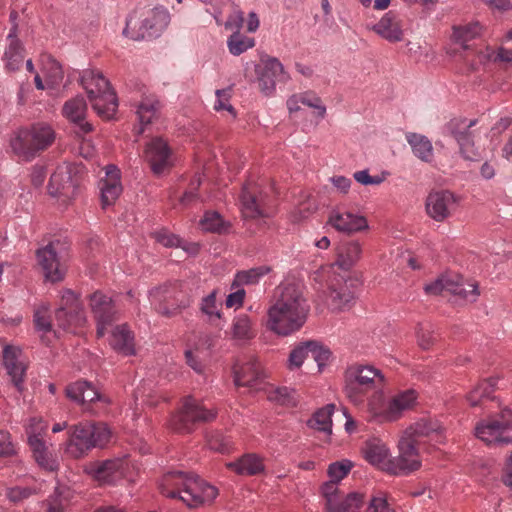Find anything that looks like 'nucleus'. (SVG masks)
Listing matches in <instances>:
<instances>
[{
    "label": "nucleus",
    "mask_w": 512,
    "mask_h": 512,
    "mask_svg": "<svg viewBox=\"0 0 512 512\" xmlns=\"http://www.w3.org/2000/svg\"><path fill=\"white\" fill-rule=\"evenodd\" d=\"M310 305L302 285L284 282L278 285L267 311V328L280 336H288L305 324Z\"/></svg>",
    "instance_id": "f257e3e1"
},
{
    "label": "nucleus",
    "mask_w": 512,
    "mask_h": 512,
    "mask_svg": "<svg viewBox=\"0 0 512 512\" xmlns=\"http://www.w3.org/2000/svg\"><path fill=\"white\" fill-rule=\"evenodd\" d=\"M80 82L98 116L107 120L112 119L117 112L118 99L110 82L95 69L83 70Z\"/></svg>",
    "instance_id": "f03ea898"
},
{
    "label": "nucleus",
    "mask_w": 512,
    "mask_h": 512,
    "mask_svg": "<svg viewBox=\"0 0 512 512\" xmlns=\"http://www.w3.org/2000/svg\"><path fill=\"white\" fill-rule=\"evenodd\" d=\"M68 435L66 452L77 459L94 447L106 445L111 437V432L103 422H81L70 426Z\"/></svg>",
    "instance_id": "7ed1b4c3"
},
{
    "label": "nucleus",
    "mask_w": 512,
    "mask_h": 512,
    "mask_svg": "<svg viewBox=\"0 0 512 512\" xmlns=\"http://www.w3.org/2000/svg\"><path fill=\"white\" fill-rule=\"evenodd\" d=\"M385 379L381 371L372 365L355 363L344 372V394L354 404L364 401L368 392L380 389Z\"/></svg>",
    "instance_id": "20e7f679"
},
{
    "label": "nucleus",
    "mask_w": 512,
    "mask_h": 512,
    "mask_svg": "<svg viewBox=\"0 0 512 512\" xmlns=\"http://www.w3.org/2000/svg\"><path fill=\"white\" fill-rule=\"evenodd\" d=\"M169 21V12L164 7L136 9L127 17L123 35L135 41L155 37Z\"/></svg>",
    "instance_id": "39448f33"
},
{
    "label": "nucleus",
    "mask_w": 512,
    "mask_h": 512,
    "mask_svg": "<svg viewBox=\"0 0 512 512\" xmlns=\"http://www.w3.org/2000/svg\"><path fill=\"white\" fill-rule=\"evenodd\" d=\"M55 133L49 125L36 124L20 129L10 145L13 152L24 160L33 159L39 151L47 149L54 141Z\"/></svg>",
    "instance_id": "423d86ee"
},
{
    "label": "nucleus",
    "mask_w": 512,
    "mask_h": 512,
    "mask_svg": "<svg viewBox=\"0 0 512 512\" xmlns=\"http://www.w3.org/2000/svg\"><path fill=\"white\" fill-rule=\"evenodd\" d=\"M474 435L487 445L512 444V409L505 407L478 421Z\"/></svg>",
    "instance_id": "0eeeda50"
},
{
    "label": "nucleus",
    "mask_w": 512,
    "mask_h": 512,
    "mask_svg": "<svg viewBox=\"0 0 512 512\" xmlns=\"http://www.w3.org/2000/svg\"><path fill=\"white\" fill-rule=\"evenodd\" d=\"M149 300L155 311L165 317L180 314L191 302L178 281L153 287L149 290Z\"/></svg>",
    "instance_id": "6e6552de"
},
{
    "label": "nucleus",
    "mask_w": 512,
    "mask_h": 512,
    "mask_svg": "<svg viewBox=\"0 0 512 512\" xmlns=\"http://www.w3.org/2000/svg\"><path fill=\"white\" fill-rule=\"evenodd\" d=\"M216 418L214 410L206 409L192 396L183 399L180 408L172 414L169 427L176 433L189 434L199 424L210 422Z\"/></svg>",
    "instance_id": "1a4fd4ad"
},
{
    "label": "nucleus",
    "mask_w": 512,
    "mask_h": 512,
    "mask_svg": "<svg viewBox=\"0 0 512 512\" xmlns=\"http://www.w3.org/2000/svg\"><path fill=\"white\" fill-rule=\"evenodd\" d=\"M476 123V119L469 120L464 117H454L443 128V133L452 137L458 143L461 155L469 161H478L481 158L479 149L474 145V134L471 131Z\"/></svg>",
    "instance_id": "9d476101"
},
{
    "label": "nucleus",
    "mask_w": 512,
    "mask_h": 512,
    "mask_svg": "<svg viewBox=\"0 0 512 512\" xmlns=\"http://www.w3.org/2000/svg\"><path fill=\"white\" fill-rule=\"evenodd\" d=\"M55 319L60 328L75 332L86 322L82 303L72 290H65L61 298V306L55 312Z\"/></svg>",
    "instance_id": "9b49d317"
},
{
    "label": "nucleus",
    "mask_w": 512,
    "mask_h": 512,
    "mask_svg": "<svg viewBox=\"0 0 512 512\" xmlns=\"http://www.w3.org/2000/svg\"><path fill=\"white\" fill-rule=\"evenodd\" d=\"M338 484L330 479L321 485L320 491L325 499L326 512H360L364 503V495L351 492L345 497H341Z\"/></svg>",
    "instance_id": "f8f14e48"
},
{
    "label": "nucleus",
    "mask_w": 512,
    "mask_h": 512,
    "mask_svg": "<svg viewBox=\"0 0 512 512\" xmlns=\"http://www.w3.org/2000/svg\"><path fill=\"white\" fill-rule=\"evenodd\" d=\"M399 455L390 459L386 472L392 475H408L421 467L418 448L411 439L402 437L398 443Z\"/></svg>",
    "instance_id": "ddd939ff"
},
{
    "label": "nucleus",
    "mask_w": 512,
    "mask_h": 512,
    "mask_svg": "<svg viewBox=\"0 0 512 512\" xmlns=\"http://www.w3.org/2000/svg\"><path fill=\"white\" fill-rule=\"evenodd\" d=\"M89 306L97 322V336L105 335L106 327L118 319V311L112 298L102 291H95L89 296Z\"/></svg>",
    "instance_id": "4468645a"
},
{
    "label": "nucleus",
    "mask_w": 512,
    "mask_h": 512,
    "mask_svg": "<svg viewBox=\"0 0 512 512\" xmlns=\"http://www.w3.org/2000/svg\"><path fill=\"white\" fill-rule=\"evenodd\" d=\"M63 244L59 241H52L45 247L37 250L36 256L45 278L51 282L63 279L64 272L61 268Z\"/></svg>",
    "instance_id": "2eb2a0df"
},
{
    "label": "nucleus",
    "mask_w": 512,
    "mask_h": 512,
    "mask_svg": "<svg viewBox=\"0 0 512 512\" xmlns=\"http://www.w3.org/2000/svg\"><path fill=\"white\" fill-rule=\"evenodd\" d=\"M459 198L449 190L430 192L426 199L427 214L437 222H443L456 210Z\"/></svg>",
    "instance_id": "dca6fc26"
},
{
    "label": "nucleus",
    "mask_w": 512,
    "mask_h": 512,
    "mask_svg": "<svg viewBox=\"0 0 512 512\" xmlns=\"http://www.w3.org/2000/svg\"><path fill=\"white\" fill-rule=\"evenodd\" d=\"M241 212L246 219L265 217V196L258 183L247 181L240 194Z\"/></svg>",
    "instance_id": "f3484780"
},
{
    "label": "nucleus",
    "mask_w": 512,
    "mask_h": 512,
    "mask_svg": "<svg viewBox=\"0 0 512 512\" xmlns=\"http://www.w3.org/2000/svg\"><path fill=\"white\" fill-rule=\"evenodd\" d=\"M444 432V427L437 420L421 419L406 429L404 437L411 439L416 446L424 438L435 444H442L445 441Z\"/></svg>",
    "instance_id": "a211bd4d"
},
{
    "label": "nucleus",
    "mask_w": 512,
    "mask_h": 512,
    "mask_svg": "<svg viewBox=\"0 0 512 512\" xmlns=\"http://www.w3.org/2000/svg\"><path fill=\"white\" fill-rule=\"evenodd\" d=\"M144 156L156 175H160L171 166V149L161 137H155L146 144Z\"/></svg>",
    "instance_id": "6ab92c4d"
},
{
    "label": "nucleus",
    "mask_w": 512,
    "mask_h": 512,
    "mask_svg": "<svg viewBox=\"0 0 512 512\" xmlns=\"http://www.w3.org/2000/svg\"><path fill=\"white\" fill-rule=\"evenodd\" d=\"M290 79L289 74L284 70L282 63L274 57L263 62V68L258 77L261 91L270 95L275 90L277 82L286 83Z\"/></svg>",
    "instance_id": "aec40b11"
},
{
    "label": "nucleus",
    "mask_w": 512,
    "mask_h": 512,
    "mask_svg": "<svg viewBox=\"0 0 512 512\" xmlns=\"http://www.w3.org/2000/svg\"><path fill=\"white\" fill-rule=\"evenodd\" d=\"M70 167H58L51 175L48 191L53 197L63 198V202L70 200L76 194L77 184L72 179Z\"/></svg>",
    "instance_id": "412c9836"
},
{
    "label": "nucleus",
    "mask_w": 512,
    "mask_h": 512,
    "mask_svg": "<svg viewBox=\"0 0 512 512\" xmlns=\"http://www.w3.org/2000/svg\"><path fill=\"white\" fill-rule=\"evenodd\" d=\"M218 495L216 487L201 480L194 475L192 482L187 485V492L181 495L180 499L191 508L198 507L204 503H211Z\"/></svg>",
    "instance_id": "4be33fe9"
},
{
    "label": "nucleus",
    "mask_w": 512,
    "mask_h": 512,
    "mask_svg": "<svg viewBox=\"0 0 512 512\" xmlns=\"http://www.w3.org/2000/svg\"><path fill=\"white\" fill-rule=\"evenodd\" d=\"M328 224L339 232L353 234L368 229L367 219L348 211L332 210L328 218Z\"/></svg>",
    "instance_id": "5701e85b"
},
{
    "label": "nucleus",
    "mask_w": 512,
    "mask_h": 512,
    "mask_svg": "<svg viewBox=\"0 0 512 512\" xmlns=\"http://www.w3.org/2000/svg\"><path fill=\"white\" fill-rule=\"evenodd\" d=\"M101 206L106 209L115 204L122 193V184L120 181V170L114 166L106 167V177L99 182Z\"/></svg>",
    "instance_id": "b1692460"
},
{
    "label": "nucleus",
    "mask_w": 512,
    "mask_h": 512,
    "mask_svg": "<svg viewBox=\"0 0 512 512\" xmlns=\"http://www.w3.org/2000/svg\"><path fill=\"white\" fill-rule=\"evenodd\" d=\"M86 111L87 104L82 96H76L66 101L62 109L63 115L77 125L76 133L79 136L88 134L93 130L92 124L85 121Z\"/></svg>",
    "instance_id": "393cba45"
},
{
    "label": "nucleus",
    "mask_w": 512,
    "mask_h": 512,
    "mask_svg": "<svg viewBox=\"0 0 512 512\" xmlns=\"http://www.w3.org/2000/svg\"><path fill=\"white\" fill-rule=\"evenodd\" d=\"M263 379V370L257 358L251 356L241 365L234 366V382L236 386L256 387Z\"/></svg>",
    "instance_id": "a878e982"
},
{
    "label": "nucleus",
    "mask_w": 512,
    "mask_h": 512,
    "mask_svg": "<svg viewBox=\"0 0 512 512\" xmlns=\"http://www.w3.org/2000/svg\"><path fill=\"white\" fill-rule=\"evenodd\" d=\"M194 474L173 471L164 475L160 484L161 494L169 498H179L187 492V485L192 482Z\"/></svg>",
    "instance_id": "bb28decb"
},
{
    "label": "nucleus",
    "mask_w": 512,
    "mask_h": 512,
    "mask_svg": "<svg viewBox=\"0 0 512 512\" xmlns=\"http://www.w3.org/2000/svg\"><path fill=\"white\" fill-rule=\"evenodd\" d=\"M21 351L13 346L7 345L3 349V363L8 375L18 391H22L26 373L25 364L19 360Z\"/></svg>",
    "instance_id": "cd10ccee"
},
{
    "label": "nucleus",
    "mask_w": 512,
    "mask_h": 512,
    "mask_svg": "<svg viewBox=\"0 0 512 512\" xmlns=\"http://www.w3.org/2000/svg\"><path fill=\"white\" fill-rule=\"evenodd\" d=\"M121 462L119 460H104L90 462L85 467V472L100 484L114 483L119 475Z\"/></svg>",
    "instance_id": "c85d7f7f"
},
{
    "label": "nucleus",
    "mask_w": 512,
    "mask_h": 512,
    "mask_svg": "<svg viewBox=\"0 0 512 512\" xmlns=\"http://www.w3.org/2000/svg\"><path fill=\"white\" fill-rule=\"evenodd\" d=\"M372 29L379 36L392 43L400 42L403 39L401 21L393 11L387 12Z\"/></svg>",
    "instance_id": "c756f323"
},
{
    "label": "nucleus",
    "mask_w": 512,
    "mask_h": 512,
    "mask_svg": "<svg viewBox=\"0 0 512 512\" xmlns=\"http://www.w3.org/2000/svg\"><path fill=\"white\" fill-rule=\"evenodd\" d=\"M365 459L373 466L378 467L386 472L388 464H390L389 449L386 444L378 439L373 438L366 441L363 448Z\"/></svg>",
    "instance_id": "7c9ffc66"
},
{
    "label": "nucleus",
    "mask_w": 512,
    "mask_h": 512,
    "mask_svg": "<svg viewBox=\"0 0 512 512\" xmlns=\"http://www.w3.org/2000/svg\"><path fill=\"white\" fill-rule=\"evenodd\" d=\"M66 396L77 403L86 404L103 398L95 387L87 381H76L66 387Z\"/></svg>",
    "instance_id": "2f4dec72"
},
{
    "label": "nucleus",
    "mask_w": 512,
    "mask_h": 512,
    "mask_svg": "<svg viewBox=\"0 0 512 512\" xmlns=\"http://www.w3.org/2000/svg\"><path fill=\"white\" fill-rule=\"evenodd\" d=\"M416 399L415 390L409 389L398 393L389 401L385 410V417L390 421L398 419L403 411L410 409L415 404Z\"/></svg>",
    "instance_id": "473e14b6"
},
{
    "label": "nucleus",
    "mask_w": 512,
    "mask_h": 512,
    "mask_svg": "<svg viewBox=\"0 0 512 512\" xmlns=\"http://www.w3.org/2000/svg\"><path fill=\"white\" fill-rule=\"evenodd\" d=\"M112 348L125 356L135 354L134 337L127 325L115 327L110 338Z\"/></svg>",
    "instance_id": "72a5a7b5"
},
{
    "label": "nucleus",
    "mask_w": 512,
    "mask_h": 512,
    "mask_svg": "<svg viewBox=\"0 0 512 512\" xmlns=\"http://www.w3.org/2000/svg\"><path fill=\"white\" fill-rule=\"evenodd\" d=\"M479 61L485 62H511L512 61V29L508 31L506 39L501 47L493 49L486 47L478 53Z\"/></svg>",
    "instance_id": "f704fd0d"
},
{
    "label": "nucleus",
    "mask_w": 512,
    "mask_h": 512,
    "mask_svg": "<svg viewBox=\"0 0 512 512\" xmlns=\"http://www.w3.org/2000/svg\"><path fill=\"white\" fill-rule=\"evenodd\" d=\"M406 140L411 146L413 154L423 162L430 163L433 160V145L424 135L407 133Z\"/></svg>",
    "instance_id": "c9c22d12"
},
{
    "label": "nucleus",
    "mask_w": 512,
    "mask_h": 512,
    "mask_svg": "<svg viewBox=\"0 0 512 512\" xmlns=\"http://www.w3.org/2000/svg\"><path fill=\"white\" fill-rule=\"evenodd\" d=\"M362 247L357 241L342 244L338 250L336 264L343 270H350L360 259Z\"/></svg>",
    "instance_id": "e433bc0d"
},
{
    "label": "nucleus",
    "mask_w": 512,
    "mask_h": 512,
    "mask_svg": "<svg viewBox=\"0 0 512 512\" xmlns=\"http://www.w3.org/2000/svg\"><path fill=\"white\" fill-rule=\"evenodd\" d=\"M228 467L239 475H256L264 471L262 459L256 454H245Z\"/></svg>",
    "instance_id": "4c0bfd02"
},
{
    "label": "nucleus",
    "mask_w": 512,
    "mask_h": 512,
    "mask_svg": "<svg viewBox=\"0 0 512 512\" xmlns=\"http://www.w3.org/2000/svg\"><path fill=\"white\" fill-rule=\"evenodd\" d=\"M497 379L489 378L479 382L466 396L467 401L473 407L482 405L484 400L493 399Z\"/></svg>",
    "instance_id": "58836bf2"
},
{
    "label": "nucleus",
    "mask_w": 512,
    "mask_h": 512,
    "mask_svg": "<svg viewBox=\"0 0 512 512\" xmlns=\"http://www.w3.org/2000/svg\"><path fill=\"white\" fill-rule=\"evenodd\" d=\"M482 26L479 22H473L462 26L454 27L453 37L464 49L472 48L470 41L481 35Z\"/></svg>",
    "instance_id": "ea45409f"
},
{
    "label": "nucleus",
    "mask_w": 512,
    "mask_h": 512,
    "mask_svg": "<svg viewBox=\"0 0 512 512\" xmlns=\"http://www.w3.org/2000/svg\"><path fill=\"white\" fill-rule=\"evenodd\" d=\"M231 334L236 340H249L255 336L252 321L247 314L242 313L234 317Z\"/></svg>",
    "instance_id": "a19ab883"
},
{
    "label": "nucleus",
    "mask_w": 512,
    "mask_h": 512,
    "mask_svg": "<svg viewBox=\"0 0 512 512\" xmlns=\"http://www.w3.org/2000/svg\"><path fill=\"white\" fill-rule=\"evenodd\" d=\"M334 409V404H327L326 406L318 409L308 421V425L313 429L330 434L332 431L331 417Z\"/></svg>",
    "instance_id": "79ce46f5"
},
{
    "label": "nucleus",
    "mask_w": 512,
    "mask_h": 512,
    "mask_svg": "<svg viewBox=\"0 0 512 512\" xmlns=\"http://www.w3.org/2000/svg\"><path fill=\"white\" fill-rule=\"evenodd\" d=\"M159 110V101L154 98H144L137 107V116L141 127L138 130V134H142L144 131L143 126L148 125L152 122Z\"/></svg>",
    "instance_id": "37998d69"
},
{
    "label": "nucleus",
    "mask_w": 512,
    "mask_h": 512,
    "mask_svg": "<svg viewBox=\"0 0 512 512\" xmlns=\"http://www.w3.org/2000/svg\"><path fill=\"white\" fill-rule=\"evenodd\" d=\"M271 271L268 266H258L248 270L239 271L235 275V279L232 284V288H235L240 285H254L259 282V280L267 275Z\"/></svg>",
    "instance_id": "c03bdc74"
},
{
    "label": "nucleus",
    "mask_w": 512,
    "mask_h": 512,
    "mask_svg": "<svg viewBox=\"0 0 512 512\" xmlns=\"http://www.w3.org/2000/svg\"><path fill=\"white\" fill-rule=\"evenodd\" d=\"M9 46L4 53L6 68L10 71L18 70L24 60L23 47L17 38H8Z\"/></svg>",
    "instance_id": "a18cd8bd"
},
{
    "label": "nucleus",
    "mask_w": 512,
    "mask_h": 512,
    "mask_svg": "<svg viewBox=\"0 0 512 512\" xmlns=\"http://www.w3.org/2000/svg\"><path fill=\"white\" fill-rule=\"evenodd\" d=\"M200 225L204 231L219 234L227 232L230 226L216 211L205 212L203 218L200 220Z\"/></svg>",
    "instance_id": "49530a36"
},
{
    "label": "nucleus",
    "mask_w": 512,
    "mask_h": 512,
    "mask_svg": "<svg viewBox=\"0 0 512 512\" xmlns=\"http://www.w3.org/2000/svg\"><path fill=\"white\" fill-rule=\"evenodd\" d=\"M254 45V38L245 36L238 31L230 35L227 40L229 52L234 56H239L248 49L253 48Z\"/></svg>",
    "instance_id": "de8ad7c7"
},
{
    "label": "nucleus",
    "mask_w": 512,
    "mask_h": 512,
    "mask_svg": "<svg viewBox=\"0 0 512 512\" xmlns=\"http://www.w3.org/2000/svg\"><path fill=\"white\" fill-rule=\"evenodd\" d=\"M329 298L334 309L342 310L350 307L355 297L347 287H340L339 289L330 288Z\"/></svg>",
    "instance_id": "09e8293b"
},
{
    "label": "nucleus",
    "mask_w": 512,
    "mask_h": 512,
    "mask_svg": "<svg viewBox=\"0 0 512 512\" xmlns=\"http://www.w3.org/2000/svg\"><path fill=\"white\" fill-rule=\"evenodd\" d=\"M268 399L285 406L295 407L298 404L296 391L288 387H280L270 391L268 394Z\"/></svg>",
    "instance_id": "8fccbe9b"
},
{
    "label": "nucleus",
    "mask_w": 512,
    "mask_h": 512,
    "mask_svg": "<svg viewBox=\"0 0 512 512\" xmlns=\"http://www.w3.org/2000/svg\"><path fill=\"white\" fill-rule=\"evenodd\" d=\"M353 468L352 461L348 459H343L341 461H336L331 463L328 466L327 469V475L328 477L336 482H340L342 479H344Z\"/></svg>",
    "instance_id": "3c124183"
},
{
    "label": "nucleus",
    "mask_w": 512,
    "mask_h": 512,
    "mask_svg": "<svg viewBox=\"0 0 512 512\" xmlns=\"http://www.w3.org/2000/svg\"><path fill=\"white\" fill-rule=\"evenodd\" d=\"M216 295L217 291L213 290L210 294L202 299L200 304V311L206 315L210 321H212L214 318H221V312L217 305Z\"/></svg>",
    "instance_id": "603ef678"
},
{
    "label": "nucleus",
    "mask_w": 512,
    "mask_h": 512,
    "mask_svg": "<svg viewBox=\"0 0 512 512\" xmlns=\"http://www.w3.org/2000/svg\"><path fill=\"white\" fill-rule=\"evenodd\" d=\"M307 347H309V356L314 359L321 370L330 359L331 351L316 341H307Z\"/></svg>",
    "instance_id": "864d4df0"
},
{
    "label": "nucleus",
    "mask_w": 512,
    "mask_h": 512,
    "mask_svg": "<svg viewBox=\"0 0 512 512\" xmlns=\"http://www.w3.org/2000/svg\"><path fill=\"white\" fill-rule=\"evenodd\" d=\"M49 307L45 304L40 305L34 311V325L36 330L47 333L52 330V324L49 318Z\"/></svg>",
    "instance_id": "5fc2aeb1"
},
{
    "label": "nucleus",
    "mask_w": 512,
    "mask_h": 512,
    "mask_svg": "<svg viewBox=\"0 0 512 512\" xmlns=\"http://www.w3.org/2000/svg\"><path fill=\"white\" fill-rule=\"evenodd\" d=\"M67 503L68 500L63 495V491L56 488L54 493L45 501L44 505L46 506V512H64Z\"/></svg>",
    "instance_id": "6e6d98bb"
},
{
    "label": "nucleus",
    "mask_w": 512,
    "mask_h": 512,
    "mask_svg": "<svg viewBox=\"0 0 512 512\" xmlns=\"http://www.w3.org/2000/svg\"><path fill=\"white\" fill-rule=\"evenodd\" d=\"M309 356V347H307V342L302 343L301 345L295 347L289 355L288 358V367L289 369L299 368L304 359Z\"/></svg>",
    "instance_id": "4d7b16f0"
},
{
    "label": "nucleus",
    "mask_w": 512,
    "mask_h": 512,
    "mask_svg": "<svg viewBox=\"0 0 512 512\" xmlns=\"http://www.w3.org/2000/svg\"><path fill=\"white\" fill-rule=\"evenodd\" d=\"M298 95L303 105L316 109L319 117L324 118L326 114V107L322 104L319 96L313 92H304Z\"/></svg>",
    "instance_id": "13d9d810"
},
{
    "label": "nucleus",
    "mask_w": 512,
    "mask_h": 512,
    "mask_svg": "<svg viewBox=\"0 0 512 512\" xmlns=\"http://www.w3.org/2000/svg\"><path fill=\"white\" fill-rule=\"evenodd\" d=\"M231 88L219 89L216 91L217 100L214 104V109L217 111L227 110L234 117L236 116V112L234 107L229 103L231 98Z\"/></svg>",
    "instance_id": "bf43d9fd"
},
{
    "label": "nucleus",
    "mask_w": 512,
    "mask_h": 512,
    "mask_svg": "<svg viewBox=\"0 0 512 512\" xmlns=\"http://www.w3.org/2000/svg\"><path fill=\"white\" fill-rule=\"evenodd\" d=\"M153 237L158 243L162 244L164 247L172 248L179 247L181 245V239L177 235L170 233L166 229L155 231L153 233Z\"/></svg>",
    "instance_id": "052dcab7"
},
{
    "label": "nucleus",
    "mask_w": 512,
    "mask_h": 512,
    "mask_svg": "<svg viewBox=\"0 0 512 512\" xmlns=\"http://www.w3.org/2000/svg\"><path fill=\"white\" fill-rule=\"evenodd\" d=\"M433 330L430 325L419 324L417 327L418 344L422 349H429L434 343Z\"/></svg>",
    "instance_id": "680f3d73"
},
{
    "label": "nucleus",
    "mask_w": 512,
    "mask_h": 512,
    "mask_svg": "<svg viewBox=\"0 0 512 512\" xmlns=\"http://www.w3.org/2000/svg\"><path fill=\"white\" fill-rule=\"evenodd\" d=\"M478 295V285L476 283H465L464 280L461 282L457 292L455 293V296H458L468 302H475Z\"/></svg>",
    "instance_id": "e2e57ef3"
},
{
    "label": "nucleus",
    "mask_w": 512,
    "mask_h": 512,
    "mask_svg": "<svg viewBox=\"0 0 512 512\" xmlns=\"http://www.w3.org/2000/svg\"><path fill=\"white\" fill-rule=\"evenodd\" d=\"M208 445L211 450L227 453L231 449V441L221 433L212 434L208 439Z\"/></svg>",
    "instance_id": "0e129e2a"
},
{
    "label": "nucleus",
    "mask_w": 512,
    "mask_h": 512,
    "mask_svg": "<svg viewBox=\"0 0 512 512\" xmlns=\"http://www.w3.org/2000/svg\"><path fill=\"white\" fill-rule=\"evenodd\" d=\"M64 77V72L60 63L56 60L50 62V68L46 74V81L48 85L55 87L58 86Z\"/></svg>",
    "instance_id": "69168bd1"
},
{
    "label": "nucleus",
    "mask_w": 512,
    "mask_h": 512,
    "mask_svg": "<svg viewBox=\"0 0 512 512\" xmlns=\"http://www.w3.org/2000/svg\"><path fill=\"white\" fill-rule=\"evenodd\" d=\"M201 185L200 177H195L190 183V189L186 191L180 199V203L184 206H188L191 203L199 200V194L197 193L198 188Z\"/></svg>",
    "instance_id": "338daca9"
},
{
    "label": "nucleus",
    "mask_w": 512,
    "mask_h": 512,
    "mask_svg": "<svg viewBox=\"0 0 512 512\" xmlns=\"http://www.w3.org/2000/svg\"><path fill=\"white\" fill-rule=\"evenodd\" d=\"M36 462L47 471H56L59 467L57 460L48 451L34 456Z\"/></svg>",
    "instance_id": "774afa93"
}]
</instances>
